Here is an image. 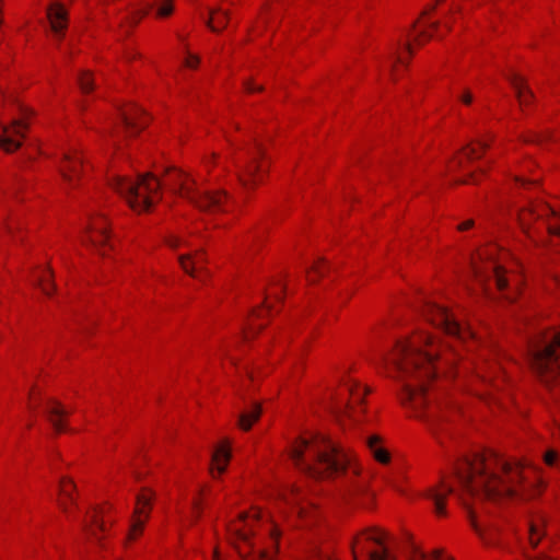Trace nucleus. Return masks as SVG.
I'll return each mask as SVG.
<instances>
[{"mask_svg": "<svg viewBox=\"0 0 560 560\" xmlns=\"http://www.w3.org/2000/svg\"><path fill=\"white\" fill-rule=\"evenodd\" d=\"M74 489H75V486L71 479L62 478L60 480L59 492H60L61 499L58 501V504H59L60 509L66 513L69 512L68 503H71V504L75 503V500L73 497Z\"/></svg>", "mask_w": 560, "mask_h": 560, "instance_id": "aec40b11", "label": "nucleus"}, {"mask_svg": "<svg viewBox=\"0 0 560 560\" xmlns=\"http://www.w3.org/2000/svg\"><path fill=\"white\" fill-rule=\"evenodd\" d=\"M223 198H224V195H222V194L207 192L199 197V200L197 201V206L201 209L219 207Z\"/></svg>", "mask_w": 560, "mask_h": 560, "instance_id": "c756f323", "label": "nucleus"}, {"mask_svg": "<svg viewBox=\"0 0 560 560\" xmlns=\"http://www.w3.org/2000/svg\"><path fill=\"white\" fill-rule=\"evenodd\" d=\"M491 139L478 138L465 147L457 153V161L463 164L464 161H472L479 159L482 153L490 147Z\"/></svg>", "mask_w": 560, "mask_h": 560, "instance_id": "f8f14e48", "label": "nucleus"}, {"mask_svg": "<svg viewBox=\"0 0 560 560\" xmlns=\"http://www.w3.org/2000/svg\"><path fill=\"white\" fill-rule=\"evenodd\" d=\"M174 11L173 0H159L156 3V16L166 18Z\"/></svg>", "mask_w": 560, "mask_h": 560, "instance_id": "7c9ffc66", "label": "nucleus"}, {"mask_svg": "<svg viewBox=\"0 0 560 560\" xmlns=\"http://www.w3.org/2000/svg\"><path fill=\"white\" fill-rule=\"evenodd\" d=\"M231 457L230 450L225 445H219L212 453L211 474L214 475V468L219 474L225 470L226 464Z\"/></svg>", "mask_w": 560, "mask_h": 560, "instance_id": "4be33fe9", "label": "nucleus"}, {"mask_svg": "<svg viewBox=\"0 0 560 560\" xmlns=\"http://www.w3.org/2000/svg\"><path fill=\"white\" fill-rule=\"evenodd\" d=\"M416 416L419 417V418L427 417L429 422H432V419H430L431 418V413L423 415L422 413V408L419 411H416Z\"/></svg>", "mask_w": 560, "mask_h": 560, "instance_id": "a18cd8bd", "label": "nucleus"}, {"mask_svg": "<svg viewBox=\"0 0 560 560\" xmlns=\"http://www.w3.org/2000/svg\"><path fill=\"white\" fill-rule=\"evenodd\" d=\"M245 86H246V90H247L248 92H250V93H252V92H256V91H262V86H261V85L256 86V85H254V84H253L252 82H249V81L245 83Z\"/></svg>", "mask_w": 560, "mask_h": 560, "instance_id": "a19ab883", "label": "nucleus"}, {"mask_svg": "<svg viewBox=\"0 0 560 560\" xmlns=\"http://www.w3.org/2000/svg\"><path fill=\"white\" fill-rule=\"evenodd\" d=\"M438 26H439V24H438V23H432V24H431V27H432V28H434V30H436V28H438Z\"/></svg>", "mask_w": 560, "mask_h": 560, "instance_id": "5fc2aeb1", "label": "nucleus"}, {"mask_svg": "<svg viewBox=\"0 0 560 560\" xmlns=\"http://www.w3.org/2000/svg\"><path fill=\"white\" fill-rule=\"evenodd\" d=\"M527 359L541 382L560 376V330L537 331L527 339Z\"/></svg>", "mask_w": 560, "mask_h": 560, "instance_id": "20e7f679", "label": "nucleus"}, {"mask_svg": "<svg viewBox=\"0 0 560 560\" xmlns=\"http://www.w3.org/2000/svg\"><path fill=\"white\" fill-rule=\"evenodd\" d=\"M509 80L515 90V94L521 107H525L534 98L533 92L526 85L524 79L521 75L513 73L509 77Z\"/></svg>", "mask_w": 560, "mask_h": 560, "instance_id": "a211bd4d", "label": "nucleus"}, {"mask_svg": "<svg viewBox=\"0 0 560 560\" xmlns=\"http://www.w3.org/2000/svg\"><path fill=\"white\" fill-rule=\"evenodd\" d=\"M314 270H315V272H317V273H322V265H320V262H317V264L314 266Z\"/></svg>", "mask_w": 560, "mask_h": 560, "instance_id": "09e8293b", "label": "nucleus"}, {"mask_svg": "<svg viewBox=\"0 0 560 560\" xmlns=\"http://www.w3.org/2000/svg\"><path fill=\"white\" fill-rule=\"evenodd\" d=\"M136 175H145V176H149V175H154L152 172L150 171H145V172H138Z\"/></svg>", "mask_w": 560, "mask_h": 560, "instance_id": "3c124183", "label": "nucleus"}, {"mask_svg": "<svg viewBox=\"0 0 560 560\" xmlns=\"http://www.w3.org/2000/svg\"><path fill=\"white\" fill-rule=\"evenodd\" d=\"M459 100L465 104V105H470L472 100H474V96L471 94V92L469 90H465L463 92V94L459 96Z\"/></svg>", "mask_w": 560, "mask_h": 560, "instance_id": "4c0bfd02", "label": "nucleus"}, {"mask_svg": "<svg viewBox=\"0 0 560 560\" xmlns=\"http://www.w3.org/2000/svg\"><path fill=\"white\" fill-rule=\"evenodd\" d=\"M45 413L57 433L65 431L66 425L62 418L67 415V411L58 401L49 399L45 407Z\"/></svg>", "mask_w": 560, "mask_h": 560, "instance_id": "dca6fc26", "label": "nucleus"}, {"mask_svg": "<svg viewBox=\"0 0 560 560\" xmlns=\"http://www.w3.org/2000/svg\"><path fill=\"white\" fill-rule=\"evenodd\" d=\"M199 62V59L197 56L188 55V57L185 60V65L189 68H195Z\"/></svg>", "mask_w": 560, "mask_h": 560, "instance_id": "58836bf2", "label": "nucleus"}, {"mask_svg": "<svg viewBox=\"0 0 560 560\" xmlns=\"http://www.w3.org/2000/svg\"><path fill=\"white\" fill-rule=\"evenodd\" d=\"M557 281H558V283H559V285H560V278H558V279H557Z\"/></svg>", "mask_w": 560, "mask_h": 560, "instance_id": "13d9d810", "label": "nucleus"}, {"mask_svg": "<svg viewBox=\"0 0 560 560\" xmlns=\"http://www.w3.org/2000/svg\"><path fill=\"white\" fill-rule=\"evenodd\" d=\"M410 560H453L451 557H444L441 549H435L431 553L423 552L417 546L412 545L410 550Z\"/></svg>", "mask_w": 560, "mask_h": 560, "instance_id": "a878e982", "label": "nucleus"}, {"mask_svg": "<svg viewBox=\"0 0 560 560\" xmlns=\"http://www.w3.org/2000/svg\"><path fill=\"white\" fill-rule=\"evenodd\" d=\"M78 83L83 93H89L93 90V80L88 71H82L78 75Z\"/></svg>", "mask_w": 560, "mask_h": 560, "instance_id": "2f4dec72", "label": "nucleus"}, {"mask_svg": "<svg viewBox=\"0 0 560 560\" xmlns=\"http://www.w3.org/2000/svg\"><path fill=\"white\" fill-rule=\"evenodd\" d=\"M47 18L55 37L60 39L67 27V12L60 4L51 5L47 11Z\"/></svg>", "mask_w": 560, "mask_h": 560, "instance_id": "4468645a", "label": "nucleus"}, {"mask_svg": "<svg viewBox=\"0 0 560 560\" xmlns=\"http://www.w3.org/2000/svg\"><path fill=\"white\" fill-rule=\"evenodd\" d=\"M491 269H492L494 282H495V285L498 287V289H500V290L505 289L508 285V282H506V279L503 275L501 267L495 264H492Z\"/></svg>", "mask_w": 560, "mask_h": 560, "instance_id": "473e14b6", "label": "nucleus"}, {"mask_svg": "<svg viewBox=\"0 0 560 560\" xmlns=\"http://www.w3.org/2000/svg\"><path fill=\"white\" fill-rule=\"evenodd\" d=\"M178 261L185 272L189 273L192 277H198L197 272L201 269V265L206 262V259L201 252H196L194 256H179Z\"/></svg>", "mask_w": 560, "mask_h": 560, "instance_id": "6ab92c4d", "label": "nucleus"}, {"mask_svg": "<svg viewBox=\"0 0 560 560\" xmlns=\"http://www.w3.org/2000/svg\"><path fill=\"white\" fill-rule=\"evenodd\" d=\"M167 244L171 247H177L180 244V240L178 237H176V236H172V237L168 238Z\"/></svg>", "mask_w": 560, "mask_h": 560, "instance_id": "c03bdc74", "label": "nucleus"}, {"mask_svg": "<svg viewBox=\"0 0 560 560\" xmlns=\"http://www.w3.org/2000/svg\"><path fill=\"white\" fill-rule=\"evenodd\" d=\"M102 509H95L93 514L91 515V522H85L83 524V530L91 536H96L94 527L98 528L100 530H105V522L100 520V514H102Z\"/></svg>", "mask_w": 560, "mask_h": 560, "instance_id": "cd10ccee", "label": "nucleus"}, {"mask_svg": "<svg viewBox=\"0 0 560 560\" xmlns=\"http://www.w3.org/2000/svg\"><path fill=\"white\" fill-rule=\"evenodd\" d=\"M261 408L258 404H253L252 407L240 415L238 425L241 429L248 431L252 425L259 419Z\"/></svg>", "mask_w": 560, "mask_h": 560, "instance_id": "b1692460", "label": "nucleus"}, {"mask_svg": "<svg viewBox=\"0 0 560 560\" xmlns=\"http://www.w3.org/2000/svg\"><path fill=\"white\" fill-rule=\"evenodd\" d=\"M294 465L313 478H329L345 472L350 462L346 454L322 434L300 439L291 451Z\"/></svg>", "mask_w": 560, "mask_h": 560, "instance_id": "7ed1b4c3", "label": "nucleus"}, {"mask_svg": "<svg viewBox=\"0 0 560 560\" xmlns=\"http://www.w3.org/2000/svg\"><path fill=\"white\" fill-rule=\"evenodd\" d=\"M535 217V218H547V217H550V215H553L556 217V211L548 205H540V206H537L536 208H533L530 210H525L522 214H521V221L523 224H525V221H526V217Z\"/></svg>", "mask_w": 560, "mask_h": 560, "instance_id": "bb28decb", "label": "nucleus"}, {"mask_svg": "<svg viewBox=\"0 0 560 560\" xmlns=\"http://www.w3.org/2000/svg\"><path fill=\"white\" fill-rule=\"evenodd\" d=\"M192 511H194V518L197 520L201 513V508H200L199 502H197V501L194 502Z\"/></svg>", "mask_w": 560, "mask_h": 560, "instance_id": "79ce46f5", "label": "nucleus"}, {"mask_svg": "<svg viewBox=\"0 0 560 560\" xmlns=\"http://www.w3.org/2000/svg\"><path fill=\"white\" fill-rule=\"evenodd\" d=\"M236 547L238 548L240 553L243 556L244 553H243V550L241 549V547L237 545H236Z\"/></svg>", "mask_w": 560, "mask_h": 560, "instance_id": "4d7b16f0", "label": "nucleus"}, {"mask_svg": "<svg viewBox=\"0 0 560 560\" xmlns=\"http://www.w3.org/2000/svg\"><path fill=\"white\" fill-rule=\"evenodd\" d=\"M19 108H20L21 113H22L23 115H25V116H26L28 113H31V110H30L28 108H26V107L19 106Z\"/></svg>", "mask_w": 560, "mask_h": 560, "instance_id": "de8ad7c7", "label": "nucleus"}, {"mask_svg": "<svg viewBox=\"0 0 560 560\" xmlns=\"http://www.w3.org/2000/svg\"><path fill=\"white\" fill-rule=\"evenodd\" d=\"M431 34H428L427 32H421L420 34L417 35V37L415 38V42L419 45L422 44L423 39H428V38H431Z\"/></svg>", "mask_w": 560, "mask_h": 560, "instance_id": "ea45409f", "label": "nucleus"}, {"mask_svg": "<svg viewBox=\"0 0 560 560\" xmlns=\"http://www.w3.org/2000/svg\"><path fill=\"white\" fill-rule=\"evenodd\" d=\"M258 518V514L254 515L242 514L240 520L230 525L229 532L231 535V539H233L234 544L242 542L248 546L250 549L255 548V542L252 538V524Z\"/></svg>", "mask_w": 560, "mask_h": 560, "instance_id": "1a4fd4ad", "label": "nucleus"}, {"mask_svg": "<svg viewBox=\"0 0 560 560\" xmlns=\"http://www.w3.org/2000/svg\"><path fill=\"white\" fill-rule=\"evenodd\" d=\"M423 315L432 325L441 328L447 336L454 337L462 342L474 340V332L462 326L446 308L431 302L423 306Z\"/></svg>", "mask_w": 560, "mask_h": 560, "instance_id": "0eeeda50", "label": "nucleus"}, {"mask_svg": "<svg viewBox=\"0 0 560 560\" xmlns=\"http://www.w3.org/2000/svg\"><path fill=\"white\" fill-rule=\"evenodd\" d=\"M158 177H113L112 186L138 212L149 209L158 197Z\"/></svg>", "mask_w": 560, "mask_h": 560, "instance_id": "39448f33", "label": "nucleus"}, {"mask_svg": "<svg viewBox=\"0 0 560 560\" xmlns=\"http://www.w3.org/2000/svg\"><path fill=\"white\" fill-rule=\"evenodd\" d=\"M150 501V495L144 493L138 494L137 506L135 509V515L128 535L129 539H135L137 535L142 533L144 524L149 517Z\"/></svg>", "mask_w": 560, "mask_h": 560, "instance_id": "9b49d317", "label": "nucleus"}, {"mask_svg": "<svg viewBox=\"0 0 560 560\" xmlns=\"http://www.w3.org/2000/svg\"><path fill=\"white\" fill-rule=\"evenodd\" d=\"M517 182L521 184V185H525L526 182L524 180V177H521V176H517L516 177Z\"/></svg>", "mask_w": 560, "mask_h": 560, "instance_id": "864d4df0", "label": "nucleus"}, {"mask_svg": "<svg viewBox=\"0 0 560 560\" xmlns=\"http://www.w3.org/2000/svg\"><path fill=\"white\" fill-rule=\"evenodd\" d=\"M544 462L548 466H553L558 462V453L553 450H548L544 454Z\"/></svg>", "mask_w": 560, "mask_h": 560, "instance_id": "e433bc0d", "label": "nucleus"}, {"mask_svg": "<svg viewBox=\"0 0 560 560\" xmlns=\"http://www.w3.org/2000/svg\"><path fill=\"white\" fill-rule=\"evenodd\" d=\"M270 534H271L272 541H275L277 539L278 535H279L277 529L270 528Z\"/></svg>", "mask_w": 560, "mask_h": 560, "instance_id": "49530a36", "label": "nucleus"}, {"mask_svg": "<svg viewBox=\"0 0 560 560\" xmlns=\"http://www.w3.org/2000/svg\"><path fill=\"white\" fill-rule=\"evenodd\" d=\"M259 555H260L262 558H266V559H269V558H270V555H269L267 551H261V550H259Z\"/></svg>", "mask_w": 560, "mask_h": 560, "instance_id": "8fccbe9b", "label": "nucleus"}, {"mask_svg": "<svg viewBox=\"0 0 560 560\" xmlns=\"http://www.w3.org/2000/svg\"><path fill=\"white\" fill-rule=\"evenodd\" d=\"M51 272L47 270L45 275L42 276L39 280V284L45 294L50 295L52 291V284L50 283Z\"/></svg>", "mask_w": 560, "mask_h": 560, "instance_id": "f704fd0d", "label": "nucleus"}, {"mask_svg": "<svg viewBox=\"0 0 560 560\" xmlns=\"http://www.w3.org/2000/svg\"><path fill=\"white\" fill-rule=\"evenodd\" d=\"M261 312H262L261 310L256 311V315H257V317H260V313H261Z\"/></svg>", "mask_w": 560, "mask_h": 560, "instance_id": "6e6d98bb", "label": "nucleus"}, {"mask_svg": "<svg viewBox=\"0 0 560 560\" xmlns=\"http://www.w3.org/2000/svg\"><path fill=\"white\" fill-rule=\"evenodd\" d=\"M541 537V525L537 522L529 524V541L532 546H536Z\"/></svg>", "mask_w": 560, "mask_h": 560, "instance_id": "72a5a7b5", "label": "nucleus"}, {"mask_svg": "<svg viewBox=\"0 0 560 560\" xmlns=\"http://www.w3.org/2000/svg\"><path fill=\"white\" fill-rule=\"evenodd\" d=\"M89 242L96 247H103L108 242L107 223L105 218L96 217L92 219L88 228Z\"/></svg>", "mask_w": 560, "mask_h": 560, "instance_id": "ddd939ff", "label": "nucleus"}, {"mask_svg": "<svg viewBox=\"0 0 560 560\" xmlns=\"http://www.w3.org/2000/svg\"><path fill=\"white\" fill-rule=\"evenodd\" d=\"M230 13L221 7L209 9V16L205 19L206 25L212 32H221L226 27Z\"/></svg>", "mask_w": 560, "mask_h": 560, "instance_id": "f3484780", "label": "nucleus"}, {"mask_svg": "<svg viewBox=\"0 0 560 560\" xmlns=\"http://www.w3.org/2000/svg\"><path fill=\"white\" fill-rule=\"evenodd\" d=\"M462 493L479 499L534 498L540 483L530 481L525 464L509 460L493 452L464 457L455 468ZM463 500V498H460Z\"/></svg>", "mask_w": 560, "mask_h": 560, "instance_id": "f257e3e1", "label": "nucleus"}, {"mask_svg": "<svg viewBox=\"0 0 560 560\" xmlns=\"http://www.w3.org/2000/svg\"><path fill=\"white\" fill-rule=\"evenodd\" d=\"M265 147L261 142L256 141L247 151L249 158L252 159L253 163H256V171L257 172H266L267 168L265 167L264 162H258V159L265 154Z\"/></svg>", "mask_w": 560, "mask_h": 560, "instance_id": "c85d7f7f", "label": "nucleus"}, {"mask_svg": "<svg viewBox=\"0 0 560 560\" xmlns=\"http://www.w3.org/2000/svg\"><path fill=\"white\" fill-rule=\"evenodd\" d=\"M400 47V44L398 43L396 47L392 48V51L389 54L390 58V67L394 68L396 63H404V58L399 55L398 49Z\"/></svg>", "mask_w": 560, "mask_h": 560, "instance_id": "c9c22d12", "label": "nucleus"}, {"mask_svg": "<svg viewBox=\"0 0 560 560\" xmlns=\"http://www.w3.org/2000/svg\"><path fill=\"white\" fill-rule=\"evenodd\" d=\"M120 118L126 131L130 135H136L148 124L144 110L137 105H131L121 109Z\"/></svg>", "mask_w": 560, "mask_h": 560, "instance_id": "9d476101", "label": "nucleus"}, {"mask_svg": "<svg viewBox=\"0 0 560 560\" xmlns=\"http://www.w3.org/2000/svg\"><path fill=\"white\" fill-rule=\"evenodd\" d=\"M366 444L373 455V457L382 463V464H387L389 463L390 460V455L389 453L387 452V450H385L382 445H381V439L377 436V435H371L366 440Z\"/></svg>", "mask_w": 560, "mask_h": 560, "instance_id": "5701e85b", "label": "nucleus"}, {"mask_svg": "<svg viewBox=\"0 0 560 560\" xmlns=\"http://www.w3.org/2000/svg\"><path fill=\"white\" fill-rule=\"evenodd\" d=\"M523 141L527 144H534L541 149H546L547 144L551 141H555V139L549 131H544V132L530 131L523 137Z\"/></svg>", "mask_w": 560, "mask_h": 560, "instance_id": "393cba45", "label": "nucleus"}, {"mask_svg": "<svg viewBox=\"0 0 560 560\" xmlns=\"http://www.w3.org/2000/svg\"><path fill=\"white\" fill-rule=\"evenodd\" d=\"M353 560H393L385 546L384 534L374 529H365L351 542Z\"/></svg>", "mask_w": 560, "mask_h": 560, "instance_id": "423d86ee", "label": "nucleus"}, {"mask_svg": "<svg viewBox=\"0 0 560 560\" xmlns=\"http://www.w3.org/2000/svg\"><path fill=\"white\" fill-rule=\"evenodd\" d=\"M0 148L7 152L12 153L21 148L22 141L25 137V131L28 128L24 119H13L10 125L0 124Z\"/></svg>", "mask_w": 560, "mask_h": 560, "instance_id": "6e6552de", "label": "nucleus"}, {"mask_svg": "<svg viewBox=\"0 0 560 560\" xmlns=\"http://www.w3.org/2000/svg\"><path fill=\"white\" fill-rule=\"evenodd\" d=\"M453 487L446 485L444 481L441 483L440 489L432 488L427 491L425 498L433 502L434 510L438 515H445V500L448 494L453 493Z\"/></svg>", "mask_w": 560, "mask_h": 560, "instance_id": "2eb2a0df", "label": "nucleus"}, {"mask_svg": "<svg viewBox=\"0 0 560 560\" xmlns=\"http://www.w3.org/2000/svg\"><path fill=\"white\" fill-rule=\"evenodd\" d=\"M472 225H474V221L472 220H467L464 223L458 225V230L459 231H465L467 229H470Z\"/></svg>", "mask_w": 560, "mask_h": 560, "instance_id": "37998d69", "label": "nucleus"}, {"mask_svg": "<svg viewBox=\"0 0 560 560\" xmlns=\"http://www.w3.org/2000/svg\"><path fill=\"white\" fill-rule=\"evenodd\" d=\"M406 50L411 55L412 54V47H411V44H406L405 46Z\"/></svg>", "mask_w": 560, "mask_h": 560, "instance_id": "603ef678", "label": "nucleus"}, {"mask_svg": "<svg viewBox=\"0 0 560 560\" xmlns=\"http://www.w3.org/2000/svg\"><path fill=\"white\" fill-rule=\"evenodd\" d=\"M347 389L351 396V402L347 405L346 410L349 412L351 417H353L354 412V404L361 405L363 402L364 396L369 393L366 387L361 388L360 385L354 381H349L347 384Z\"/></svg>", "mask_w": 560, "mask_h": 560, "instance_id": "412c9836", "label": "nucleus"}, {"mask_svg": "<svg viewBox=\"0 0 560 560\" xmlns=\"http://www.w3.org/2000/svg\"><path fill=\"white\" fill-rule=\"evenodd\" d=\"M423 346L432 347L429 336L422 335L400 340L390 358L397 377L404 381L400 393L401 404L415 411H419L428 404L424 380L435 375L433 366L435 353L432 350L423 352Z\"/></svg>", "mask_w": 560, "mask_h": 560, "instance_id": "f03ea898", "label": "nucleus"}]
</instances>
